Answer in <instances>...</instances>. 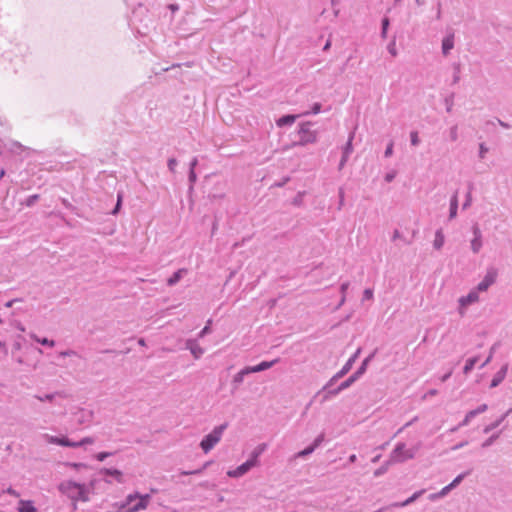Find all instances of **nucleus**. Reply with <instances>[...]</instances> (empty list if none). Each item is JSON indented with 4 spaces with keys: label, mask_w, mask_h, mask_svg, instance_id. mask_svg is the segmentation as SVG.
Returning <instances> with one entry per match:
<instances>
[{
    "label": "nucleus",
    "mask_w": 512,
    "mask_h": 512,
    "mask_svg": "<svg viewBox=\"0 0 512 512\" xmlns=\"http://www.w3.org/2000/svg\"><path fill=\"white\" fill-rule=\"evenodd\" d=\"M93 487V484L90 487H87L85 484H80L72 480H66L59 484V491L69 497L73 501H89V493L90 488Z\"/></svg>",
    "instance_id": "f257e3e1"
},
{
    "label": "nucleus",
    "mask_w": 512,
    "mask_h": 512,
    "mask_svg": "<svg viewBox=\"0 0 512 512\" xmlns=\"http://www.w3.org/2000/svg\"><path fill=\"white\" fill-rule=\"evenodd\" d=\"M265 444H261L252 452L250 459L238 466L235 470H230L227 475L232 478H238L246 474L251 468L258 464V457L264 452Z\"/></svg>",
    "instance_id": "f03ea898"
},
{
    "label": "nucleus",
    "mask_w": 512,
    "mask_h": 512,
    "mask_svg": "<svg viewBox=\"0 0 512 512\" xmlns=\"http://www.w3.org/2000/svg\"><path fill=\"white\" fill-rule=\"evenodd\" d=\"M420 444L413 448L407 449L406 444L403 442L398 443L390 453L389 459L393 464L403 463L407 460L413 459L418 451Z\"/></svg>",
    "instance_id": "7ed1b4c3"
},
{
    "label": "nucleus",
    "mask_w": 512,
    "mask_h": 512,
    "mask_svg": "<svg viewBox=\"0 0 512 512\" xmlns=\"http://www.w3.org/2000/svg\"><path fill=\"white\" fill-rule=\"evenodd\" d=\"M227 428V424L216 426L211 433L206 435L200 442V447L204 453H208L214 448V446L221 440L224 430Z\"/></svg>",
    "instance_id": "20e7f679"
},
{
    "label": "nucleus",
    "mask_w": 512,
    "mask_h": 512,
    "mask_svg": "<svg viewBox=\"0 0 512 512\" xmlns=\"http://www.w3.org/2000/svg\"><path fill=\"white\" fill-rule=\"evenodd\" d=\"M312 123L311 122H303L299 125L298 136L299 140L293 143V146H305L307 144H312L317 141V132L311 130Z\"/></svg>",
    "instance_id": "39448f33"
},
{
    "label": "nucleus",
    "mask_w": 512,
    "mask_h": 512,
    "mask_svg": "<svg viewBox=\"0 0 512 512\" xmlns=\"http://www.w3.org/2000/svg\"><path fill=\"white\" fill-rule=\"evenodd\" d=\"M150 495H139L138 493L134 495H128L126 498V503L131 505L129 508V512H138L141 510H145L150 501Z\"/></svg>",
    "instance_id": "423d86ee"
},
{
    "label": "nucleus",
    "mask_w": 512,
    "mask_h": 512,
    "mask_svg": "<svg viewBox=\"0 0 512 512\" xmlns=\"http://www.w3.org/2000/svg\"><path fill=\"white\" fill-rule=\"evenodd\" d=\"M479 290L477 288H473L466 296H462L458 299L459 308L458 312L461 316H464L466 313V308L469 305H472L479 301Z\"/></svg>",
    "instance_id": "0eeeda50"
},
{
    "label": "nucleus",
    "mask_w": 512,
    "mask_h": 512,
    "mask_svg": "<svg viewBox=\"0 0 512 512\" xmlns=\"http://www.w3.org/2000/svg\"><path fill=\"white\" fill-rule=\"evenodd\" d=\"M498 270L495 267H488L484 278L476 286L480 292H486L490 286H492L497 279Z\"/></svg>",
    "instance_id": "6e6552de"
},
{
    "label": "nucleus",
    "mask_w": 512,
    "mask_h": 512,
    "mask_svg": "<svg viewBox=\"0 0 512 512\" xmlns=\"http://www.w3.org/2000/svg\"><path fill=\"white\" fill-rule=\"evenodd\" d=\"M354 135H355L354 132H351L349 134L348 140H347L345 146L343 147L342 157H341V160H340L339 165H338V170H342L344 168V166L346 165V163H347V161L349 159V156L353 152L352 142H353V139H354Z\"/></svg>",
    "instance_id": "1a4fd4ad"
},
{
    "label": "nucleus",
    "mask_w": 512,
    "mask_h": 512,
    "mask_svg": "<svg viewBox=\"0 0 512 512\" xmlns=\"http://www.w3.org/2000/svg\"><path fill=\"white\" fill-rule=\"evenodd\" d=\"M472 233H473V239L470 242V248L474 254H477L480 252L483 241H482V233L479 229L478 225H474L472 227Z\"/></svg>",
    "instance_id": "9d476101"
},
{
    "label": "nucleus",
    "mask_w": 512,
    "mask_h": 512,
    "mask_svg": "<svg viewBox=\"0 0 512 512\" xmlns=\"http://www.w3.org/2000/svg\"><path fill=\"white\" fill-rule=\"evenodd\" d=\"M251 374L248 366L236 373L231 382V394H235L244 381L245 376Z\"/></svg>",
    "instance_id": "9b49d317"
},
{
    "label": "nucleus",
    "mask_w": 512,
    "mask_h": 512,
    "mask_svg": "<svg viewBox=\"0 0 512 512\" xmlns=\"http://www.w3.org/2000/svg\"><path fill=\"white\" fill-rule=\"evenodd\" d=\"M360 352H361V349L360 348L357 349V351L348 359V361L345 363V365L342 367V369L334 375V379H340L349 372V370L352 368L355 360L359 356Z\"/></svg>",
    "instance_id": "f8f14e48"
},
{
    "label": "nucleus",
    "mask_w": 512,
    "mask_h": 512,
    "mask_svg": "<svg viewBox=\"0 0 512 512\" xmlns=\"http://www.w3.org/2000/svg\"><path fill=\"white\" fill-rule=\"evenodd\" d=\"M512 413V407L509 408L505 413H503L500 417H498L495 421H493L492 423L486 425L483 429V433L485 434H488L490 433L491 431L495 430L496 428H498L503 422L504 420Z\"/></svg>",
    "instance_id": "ddd939ff"
},
{
    "label": "nucleus",
    "mask_w": 512,
    "mask_h": 512,
    "mask_svg": "<svg viewBox=\"0 0 512 512\" xmlns=\"http://www.w3.org/2000/svg\"><path fill=\"white\" fill-rule=\"evenodd\" d=\"M186 349L191 352L195 359H199L204 354V349L194 339L186 341Z\"/></svg>",
    "instance_id": "4468645a"
},
{
    "label": "nucleus",
    "mask_w": 512,
    "mask_h": 512,
    "mask_svg": "<svg viewBox=\"0 0 512 512\" xmlns=\"http://www.w3.org/2000/svg\"><path fill=\"white\" fill-rule=\"evenodd\" d=\"M42 437L46 442H48L50 444H57L60 446H65V447H71V445H73L72 441L66 437L60 438V437L52 436L49 434H43Z\"/></svg>",
    "instance_id": "2eb2a0df"
},
{
    "label": "nucleus",
    "mask_w": 512,
    "mask_h": 512,
    "mask_svg": "<svg viewBox=\"0 0 512 512\" xmlns=\"http://www.w3.org/2000/svg\"><path fill=\"white\" fill-rule=\"evenodd\" d=\"M425 493V489H421L419 491H416L415 493H413L409 498H407L406 500L402 501V502H394L392 504L389 505V507H393V508H401V507H405V506H408L412 503H414L420 496H422L423 494Z\"/></svg>",
    "instance_id": "dca6fc26"
},
{
    "label": "nucleus",
    "mask_w": 512,
    "mask_h": 512,
    "mask_svg": "<svg viewBox=\"0 0 512 512\" xmlns=\"http://www.w3.org/2000/svg\"><path fill=\"white\" fill-rule=\"evenodd\" d=\"M94 413L92 410L87 409H79L75 413L76 420L79 424H87L90 423L93 419Z\"/></svg>",
    "instance_id": "f3484780"
},
{
    "label": "nucleus",
    "mask_w": 512,
    "mask_h": 512,
    "mask_svg": "<svg viewBox=\"0 0 512 512\" xmlns=\"http://www.w3.org/2000/svg\"><path fill=\"white\" fill-rule=\"evenodd\" d=\"M508 371V364H504L501 369L494 375V377L491 380L490 388H496L498 387L502 381L505 379Z\"/></svg>",
    "instance_id": "a211bd4d"
},
{
    "label": "nucleus",
    "mask_w": 512,
    "mask_h": 512,
    "mask_svg": "<svg viewBox=\"0 0 512 512\" xmlns=\"http://www.w3.org/2000/svg\"><path fill=\"white\" fill-rule=\"evenodd\" d=\"M454 47V34H449L442 40V53L447 56Z\"/></svg>",
    "instance_id": "6ab92c4d"
},
{
    "label": "nucleus",
    "mask_w": 512,
    "mask_h": 512,
    "mask_svg": "<svg viewBox=\"0 0 512 512\" xmlns=\"http://www.w3.org/2000/svg\"><path fill=\"white\" fill-rule=\"evenodd\" d=\"M277 362H278V359H275L273 361H263L256 366H248V368L251 373L262 372V371H265V370L271 368Z\"/></svg>",
    "instance_id": "aec40b11"
},
{
    "label": "nucleus",
    "mask_w": 512,
    "mask_h": 512,
    "mask_svg": "<svg viewBox=\"0 0 512 512\" xmlns=\"http://www.w3.org/2000/svg\"><path fill=\"white\" fill-rule=\"evenodd\" d=\"M100 474H103V475H106V476H112V477H114L116 479V481L118 483H122L123 482V474L118 469L102 468L100 470Z\"/></svg>",
    "instance_id": "412c9836"
},
{
    "label": "nucleus",
    "mask_w": 512,
    "mask_h": 512,
    "mask_svg": "<svg viewBox=\"0 0 512 512\" xmlns=\"http://www.w3.org/2000/svg\"><path fill=\"white\" fill-rule=\"evenodd\" d=\"M298 117H299V115H290V114L284 115L276 121V125L278 127L292 125Z\"/></svg>",
    "instance_id": "4be33fe9"
},
{
    "label": "nucleus",
    "mask_w": 512,
    "mask_h": 512,
    "mask_svg": "<svg viewBox=\"0 0 512 512\" xmlns=\"http://www.w3.org/2000/svg\"><path fill=\"white\" fill-rule=\"evenodd\" d=\"M458 196L457 192L450 199L449 219L452 220L457 216Z\"/></svg>",
    "instance_id": "5701e85b"
},
{
    "label": "nucleus",
    "mask_w": 512,
    "mask_h": 512,
    "mask_svg": "<svg viewBox=\"0 0 512 512\" xmlns=\"http://www.w3.org/2000/svg\"><path fill=\"white\" fill-rule=\"evenodd\" d=\"M187 274V270L182 268V269H179L177 270L175 273H173V275L167 280V284L169 286H174L175 284H177L181 278Z\"/></svg>",
    "instance_id": "b1692460"
},
{
    "label": "nucleus",
    "mask_w": 512,
    "mask_h": 512,
    "mask_svg": "<svg viewBox=\"0 0 512 512\" xmlns=\"http://www.w3.org/2000/svg\"><path fill=\"white\" fill-rule=\"evenodd\" d=\"M444 242H445V237H444L443 231H442V229H438L435 232V239L433 241V247L437 250H440L443 247Z\"/></svg>",
    "instance_id": "393cba45"
},
{
    "label": "nucleus",
    "mask_w": 512,
    "mask_h": 512,
    "mask_svg": "<svg viewBox=\"0 0 512 512\" xmlns=\"http://www.w3.org/2000/svg\"><path fill=\"white\" fill-rule=\"evenodd\" d=\"M18 512H36V508L31 501L20 500Z\"/></svg>",
    "instance_id": "a878e982"
},
{
    "label": "nucleus",
    "mask_w": 512,
    "mask_h": 512,
    "mask_svg": "<svg viewBox=\"0 0 512 512\" xmlns=\"http://www.w3.org/2000/svg\"><path fill=\"white\" fill-rule=\"evenodd\" d=\"M478 360H479L478 356L467 359V361L464 365V368H463V373L465 375H468L473 370V368H474L475 364L478 362Z\"/></svg>",
    "instance_id": "bb28decb"
},
{
    "label": "nucleus",
    "mask_w": 512,
    "mask_h": 512,
    "mask_svg": "<svg viewBox=\"0 0 512 512\" xmlns=\"http://www.w3.org/2000/svg\"><path fill=\"white\" fill-rule=\"evenodd\" d=\"M57 396H63V393L62 392H54V393H50V394H45L43 396L35 395L34 397L41 402H44V401L52 402L55 399V397H57Z\"/></svg>",
    "instance_id": "cd10ccee"
},
{
    "label": "nucleus",
    "mask_w": 512,
    "mask_h": 512,
    "mask_svg": "<svg viewBox=\"0 0 512 512\" xmlns=\"http://www.w3.org/2000/svg\"><path fill=\"white\" fill-rule=\"evenodd\" d=\"M393 465L392 462H390V459H388L387 461H385L379 468H377L375 471H374V476L375 477H379L383 474H385L389 467Z\"/></svg>",
    "instance_id": "c85d7f7f"
},
{
    "label": "nucleus",
    "mask_w": 512,
    "mask_h": 512,
    "mask_svg": "<svg viewBox=\"0 0 512 512\" xmlns=\"http://www.w3.org/2000/svg\"><path fill=\"white\" fill-rule=\"evenodd\" d=\"M31 338L34 339L36 342L40 343L41 345L49 346V347H54L55 346V341L54 340H49L47 338H39L35 334H31Z\"/></svg>",
    "instance_id": "c756f323"
},
{
    "label": "nucleus",
    "mask_w": 512,
    "mask_h": 512,
    "mask_svg": "<svg viewBox=\"0 0 512 512\" xmlns=\"http://www.w3.org/2000/svg\"><path fill=\"white\" fill-rule=\"evenodd\" d=\"M502 433V430L498 431V432H495L493 433L488 439H486L483 443H482V447L483 448H487L489 446H491L500 436V434Z\"/></svg>",
    "instance_id": "7c9ffc66"
},
{
    "label": "nucleus",
    "mask_w": 512,
    "mask_h": 512,
    "mask_svg": "<svg viewBox=\"0 0 512 512\" xmlns=\"http://www.w3.org/2000/svg\"><path fill=\"white\" fill-rule=\"evenodd\" d=\"M499 343H495L493 346H491V348L489 349V354H487V358L485 359V361L480 365V369L484 368L486 365H488L492 358H493V355L496 351V348L498 347Z\"/></svg>",
    "instance_id": "2f4dec72"
},
{
    "label": "nucleus",
    "mask_w": 512,
    "mask_h": 512,
    "mask_svg": "<svg viewBox=\"0 0 512 512\" xmlns=\"http://www.w3.org/2000/svg\"><path fill=\"white\" fill-rule=\"evenodd\" d=\"M326 393L323 396V401L329 400L331 397L338 395L343 389H340V385L335 389H327Z\"/></svg>",
    "instance_id": "473e14b6"
},
{
    "label": "nucleus",
    "mask_w": 512,
    "mask_h": 512,
    "mask_svg": "<svg viewBox=\"0 0 512 512\" xmlns=\"http://www.w3.org/2000/svg\"><path fill=\"white\" fill-rule=\"evenodd\" d=\"M93 443H94V439L92 437H85L81 441H78V442L72 441L73 445H71V448H78V447H81V446H84L87 444H93Z\"/></svg>",
    "instance_id": "72a5a7b5"
},
{
    "label": "nucleus",
    "mask_w": 512,
    "mask_h": 512,
    "mask_svg": "<svg viewBox=\"0 0 512 512\" xmlns=\"http://www.w3.org/2000/svg\"><path fill=\"white\" fill-rule=\"evenodd\" d=\"M25 150H29V148L23 146L21 143L19 142H12L11 143V146H10V151L13 152V153H20L22 151H25Z\"/></svg>",
    "instance_id": "f704fd0d"
},
{
    "label": "nucleus",
    "mask_w": 512,
    "mask_h": 512,
    "mask_svg": "<svg viewBox=\"0 0 512 512\" xmlns=\"http://www.w3.org/2000/svg\"><path fill=\"white\" fill-rule=\"evenodd\" d=\"M474 417H476L475 413L473 412V410H470L469 412H467L464 419L458 424V427L467 426Z\"/></svg>",
    "instance_id": "c9c22d12"
},
{
    "label": "nucleus",
    "mask_w": 512,
    "mask_h": 512,
    "mask_svg": "<svg viewBox=\"0 0 512 512\" xmlns=\"http://www.w3.org/2000/svg\"><path fill=\"white\" fill-rule=\"evenodd\" d=\"M315 451L314 447L312 445L306 447L305 449H303L302 451H299L295 457L296 458H304L310 454H312L313 452Z\"/></svg>",
    "instance_id": "e433bc0d"
},
{
    "label": "nucleus",
    "mask_w": 512,
    "mask_h": 512,
    "mask_svg": "<svg viewBox=\"0 0 512 512\" xmlns=\"http://www.w3.org/2000/svg\"><path fill=\"white\" fill-rule=\"evenodd\" d=\"M40 196L38 194L30 195L26 198V200L23 202L24 205L27 207H32L38 200Z\"/></svg>",
    "instance_id": "4c0bfd02"
},
{
    "label": "nucleus",
    "mask_w": 512,
    "mask_h": 512,
    "mask_svg": "<svg viewBox=\"0 0 512 512\" xmlns=\"http://www.w3.org/2000/svg\"><path fill=\"white\" fill-rule=\"evenodd\" d=\"M471 191H472V184H470V186H469V190H468V192L466 194L465 202L462 205V208L464 210L469 208L471 206V204H472V193H471Z\"/></svg>",
    "instance_id": "58836bf2"
},
{
    "label": "nucleus",
    "mask_w": 512,
    "mask_h": 512,
    "mask_svg": "<svg viewBox=\"0 0 512 512\" xmlns=\"http://www.w3.org/2000/svg\"><path fill=\"white\" fill-rule=\"evenodd\" d=\"M469 474V472H464L462 474H459L449 485L450 487L453 489L455 487H457L461 482L462 480Z\"/></svg>",
    "instance_id": "ea45409f"
},
{
    "label": "nucleus",
    "mask_w": 512,
    "mask_h": 512,
    "mask_svg": "<svg viewBox=\"0 0 512 512\" xmlns=\"http://www.w3.org/2000/svg\"><path fill=\"white\" fill-rule=\"evenodd\" d=\"M398 239L402 240V241H403L405 244H407V245H410V244H411V241H410V240H407L406 238H404V237L402 236V234L400 233V231L396 229V230H394V232H393V235H392V241H396V240H398Z\"/></svg>",
    "instance_id": "a19ab883"
},
{
    "label": "nucleus",
    "mask_w": 512,
    "mask_h": 512,
    "mask_svg": "<svg viewBox=\"0 0 512 512\" xmlns=\"http://www.w3.org/2000/svg\"><path fill=\"white\" fill-rule=\"evenodd\" d=\"M449 137L451 141H457L458 140V125H453L449 129Z\"/></svg>",
    "instance_id": "79ce46f5"
},
{
    "label": "nucleus",
    "mask_w": 512,
    "mask_h": 512,
    "mask_svg": "<svg viewBox=\"0 0 512 512\" xmlns=\"http://www.w3.org/2000/svg\"><path fill=\"white\" fill-rule=\"evenodd\" d=\"M321 107H322V106H321V104H320V103H314V104L312 105L311 110H310V111H307V112H304L302 115H309V114H314V115H316V114L320 113V111H321Z\"/></svg>",
    "instance_id": "37998d69"
},
{
    "label": "nucleus",
    "mask_w": 512,
    "mask_h": 512,
    "mask_svg": "<svg viewBox=\"0 0 512 512\" xmlns=\"http://www.w3.org/2000/svg\"><path fill=\"white\" fill-rule=\"evenodd\" d=\"M388 27H389V19L387 17H385L382 19V31H381L382 38H386Z\"/></svg>",
    "instance_id": "c03bdc74"
},
{
    "label": "nucleus",
    "mask_w": 512,
    "mask_h": 512,
    "mask_svg": "<svg viewBox=\"0 0 512 512\" xmlns=\"http://www.w3.org/2000/svg\"><path fill=\"white\" fill-rule=\"evenodd\" d=\"M188 180L190 183L189 190L192 191L194 184L197 181V175H196L195 171H189Z\"/></svg>",
    "instance_id": "a18cd8bd"
},
{
    "label": "nucleus",
    "mask_w": 512,
    "mask_h": 512,
    "mask_svg": "<svg viewBox=\"0 0 512 512\" xmlns=\"http://www.w3.org/2000/svg\"><path fill=\"white\" fill-rule=\"evenodd\" d=\"M410 141H411V145H413V146L419 145L420 139H419V136H418V132L412 131L410 133Z\"/></svg>",
    "instance_id": "49530a36"
},
{
    "label": "nucleus",
    "mask_w": 512,
    "mask_h": 512,
    "mask_svg": "<svg viewBox=\"0 0 512 512\" xmlns=\"http://www.w3.org/2000/svg\"><path fill=\"white\" fill-rule=\"evenodd\" d=\"M207 463L200 469H196V470H193V471H182L181 472V475H197V474H201L203 472V470L207 467Z\"/></svg>",
    "instance_id": "de8ad7c7"
},
{
    "label": "nucleus",
    "mask_w": 512,
    "mask_h": 512,
    "mask_svg": "<svg viewBox=\"0 0 512 512\" xmlns=\"http://www.w3.org/2000/svg\"><path fill=\"white\" fill-rule=\"evenodd\" d=\"M488 147L484 143H480L479 145V158L484 159L486 156V153L488 152Z\"/></svg>",
    "instance_id": "09e8293b"
},
{
    "label": "nucleus",
    "mask_w": 512,
    "mask_h": 512,
    "mask_svg": "<svg viewBox=\"0 0 512 512\" xmlns=\"http://www.w3.org/2000/svg\"><path fill=\"white\" fill-rule=\"evenodd\" d=\"M323 441H324V434H320V435H318V436L315 438V440L313 441V443H312L311 445H312V446L314 447V449L316 450V448H318V447L321 445V443H322Z\"/></svg>",
    "instance_id": "8fccbe9b"
},
{
    "label": "nucleus",
    "mask_w": 512,
    "mask_h": 512,
    "mask_svg": "<svg viewBox=\"0 0 512 512\" xmlns=\"http://www.w3.org/2000/svg\"><path fill=\"white\" fill-rule=\"evenodd\" d=\"M210 323H211V321L209 320L207 325L198 334V338H203L205 335H207L211 332Z\"/></svg>",
    "instance_id": "3c124183"
},
{
    "label": "nucleus",
    "mask_w": 512,
    "mask_h": 512,
    "mask_svg": "<svg viewBox=\"0 0 512 512\" xmlns=\"http://www.w3.org/2000/svg\"><path fill=\"white\" fill-rule=\"evenodd\" d=\"M487 409H488V405L487 404H481L476 409H473V412L477 416L479 414H482V413L486 412Z\"/></svg>",
    "instance_id": "603ef678"
},
{
    "label": "nucleus",
    "mask_w": 512,
    "mask_h": 512,
    "mask_svg": "<svg viewBox=\"0 0 512 512\" xmlns=\"http://www.w3.org/2000/svg\"><path fill=\"white\" fill-rule=\"evenodd\" d=\"M338 194H339L338 210H341L343 205H344V196H345L344 189L343 188H339Z\"/></svg>",
    "instance_id": "864d4df0"
},
{
    "label": "nucleus",
    "mask_w": 512,
    "mask_h": 512,
    "mask_svg": "<svg viewBox=\"0 0 512 512\" xmlns=\"http://www.w3.org/2000/svg\"><path fill=\"white\" fill-rule=\"evenodd\" d=\"M177 163H178V162H177V160H176L175 158H170V159L168 160L167 165H168L169 170H170L172 173H174V172H175V168H176V166H177Z\"/></svg>",
    "instance_id": "5fc2aeb1"
},
{
    "label": "nucleus",
    "mask_w": 512,
    "mask_h": 512,
    "mask_svg": "<svg viewBox=\"0 0 512 512\" xmlns=\"http://www.w3.org/2000/svg\"><path fill=\"white\" fill-rule=\"evenodd\" d=\"M389 53L392 55V56H396L397 55V50H396V43H395V40H393L387 47Z\"/></svg>",
    "instance_id": "6e6d98bb"
},
{
    "label": "nucleus",
    "mask_w": 512,
    "mask_h": 512,
    "mask_svg": "<svg viewBox=\"0 0 512 512\" xmlns=\"http://www.w3.org/2000/svg\"><path fill=\"white\" fill-rule=\"evenodd\" d=\"M113 453L112 452H100L96 455V459L98 461H104L107 457L111 456Z\"/></svg>",
    "instance_id": "4d7b16f0"
},
{
    "label": "nucleus",
    "mask_w": 512,
    "mask_h": 512,
    "mask_svg": "<svg viewBox=\"0 0 512 512\" xmlns=\"http://www.w3.org/2000/svg\"><path fill=\"white\" fill-rule=\"evenodd\" d=\"M353 383H354V381L349 377L344 382H342L340 384V389L345 390V389L349 388Z\"/></svg>",
    "instance_id": "13d9d810"
},
{
    "label": "nucleus",
    "mask_w": 512,
    "mask_h": 512,
    "mask_svg": "<svg viewBox=\"0 0 512 512\" xmlns=\"http://www.w3.org/2000/svg\"><path fill=\"white\" fill-rule=\"evenodd\" d=\"M393 146H394V144H393L392 141L387 145V147L385 149V152H384V156L385 157L392 156V154H393Z\"/></svg>",
    "instance_id": "bf43d9fd"
},
{
    "label": "nucleus",
    "mask_w": 512,
    "mask_h": 512,
    "mask_svg": "<svg viewBox=\"0 0 512 512\" xmlns=\"http://www.w3.org/2000/svg\"><path fill=\"white\" fill-rule=\"evenodd\" d=\"M121 201H122V195L120 193H118V196H117V203H116V206L115 208L113 209L112 211V214H117L120 207H121Z\"/></svg>",
    "instance_id": "052dcab7"
},
{
    "label": "nucleus",
    "mask_w": 512,
    "mask_h": 512,
    "mask_svg": "<svg viewBox=\"0 0 512 512\" xmlns=\"http://www.w3.org/2000/svg\"><path fill=\"white\" fill-rule=\"evenodd\" d=\"M373 298V291L371 289H365L363 293V300H370Z\"/></svg>",
    "instance_id": "680f3d73"
},
{
    "label": "nucleus",
    "mask_w": 512,
    "mask_h": 512,
    "mask_svg": "<svg viewBox=\"0 0 512 512\" xmlns=\"http://www.w3.org/2000/svg\"><path fill=\"white\" fill-rule=\"evenodd\" d=\"M452 490V488L450 487V485L448 484L447 486L443 487L441 489V491H439V495L440 497H444L445 495H447L450 491Z\"/></svg>",
    "instance_id": "e2e57ef3"
},
{
    "label": "nucleus",
    "mask_w": 512,
    "mask_h": 512,
    "mask_svg": "<svg viewBox=\"0 0 512 512\" xmlns=\"http://www.w3.org/2000/svg\"><path fill=\"white\" fill-rule=\"evenodd\" d=\"M375 354H376V350H375L374 352H372L369 356H367V357L363 360L362 364H363L365 367H367V366H368V364L370 363V361L374 358Z\"/></svg>",
    "instance_id": "0e129e2a"
},
{
    "label": "nucleus",
    "mask_w": 512,
    "mask_h": 512,
    "mask_svg": "<svg viewBox=\"0 0 512 512\" xmlns=\"http://www.w3.org/2000/svg\"><path fill=\"white\" fill-rule=\"evenodd\" d=\"M395 176H396V172L395 171L389 172V173H387L385 175V181L390 183V182H392L394 180Z\"/></svg>",
    "instance_id": "69168bd1"
},
{
    "label": "nucleus",
    "mask_w": 512,
    "mask_h": 512,
    "mask_svg": "<svg viewBox=\"0 0 512 512\" xmlns=\"http://www.w3.org/2000/svg\"><path fill=\"white\" fill-rule=\"evenodd\" d=\"M77 355V353L74 350H66L59 353V356L66 357V356H74Z\"/></svg>",
    "instance_id": "338daca9"
},
{
    "label": "nucleus",
    "mask_w": 512,
    "mask_h": 512,
    "mask_svg": "<svg viewBox=\"0 0 512 512\" xmlns=\"http://www.w3.org/2000/svg\"><path fill=\"white\" fill-rule=\"evenodd\" d=\"M197 164H198V159H197V157H194L189 164V171H195Z\"/></svg>",
    "instance_id": "774afa93"
}]
</instances>
